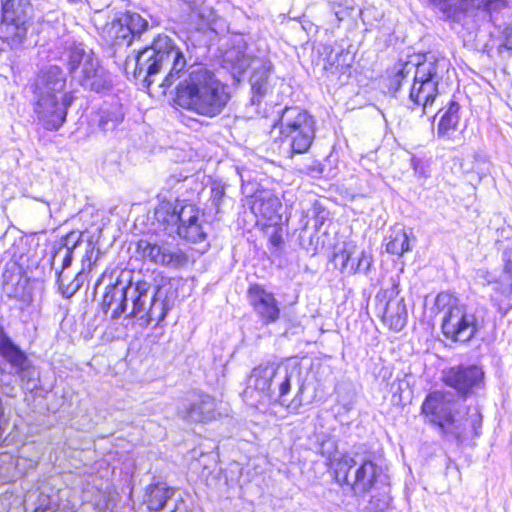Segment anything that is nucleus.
Wrapping results in <instances>:
<instances>
[{
  "mask_svg": "<svg viewBox=\"0 0 512 512\" xmlns=\"http://www.w3.org/2000/svg\"><path fill=\"white\" fill-rule=\"evenodd\" d=\"M172 287L169 283L158 285L151 290L150 283L138 281L130 290L131 309L129 318L143 320L146 325L162 322L172 307Z\"/></svg>",
  "mask_w": 512,
  "mask_h": 512,
  "instance_id": "obj_6",
  "label": "nucleus"
},
{
  "mask_svg": "<svg viewBox=\"0 0 512 512\" xmlns=\"http://www.w3.org/2000/svg\"><path fill=\"white\" fill-rule=\"evenodd\" d=\"M125 25L131 30V35L134 36L142 33L148 26L147 20H145L138 13L126 12L121 14Z\"/></svg>",
  "mask_w": 512,
  "mask_h": 512,
  "instance_id": "obj_31",
  "label": "nucleus"
},
{
  "mask_svg": "<svg viewBox=\"0 0 512 512\" xmlns=\"http://www.w3.org/2000/svg\"><path fill=\"white\" fill-rule=\"evenodd\" d=\"M335 16H336L337 20L340 22L344 18V12L343 11H336L335 12Z\"/></svg>",
  "mask_w": 512,
  "mask_h": 512,
  "instance_id": "obj_39",
  "label": "nucleus"
},
{
  "mask_svg": "<svg viewBox=\"0 0 512 512\" xmlns=\"http://www.w3.org/2000/svg\"><path fill=\"white\" fill-rule=\"evenodd\" d=\"M504 45L507 49L512 50V23L504 30Z\"/></svg>",
  "mask_w": 512,
  "mask_h": 512,
  "instance_id": "obj_37",
  "label": "nucleus"
},
{
  "mask_svg": "<svg viewBox=\"0 0 512 512\" xmlns=\"http://www.w3.org/2000/svg\"><path fill=\"white\" fill-rule=\"evenodd\" d=\"M134 284L127 285L122 282H116L106 288L102 308L105 313L111 312V318L117 319L128 312V303L130 302V290H133Z\"/></svg>",
  "mask_w": 512,
  "mask_h": 512,
  "instance_id": "obj_21",
  "label": "nucleus"
},
{
  "mask_svg": "<svg viewBox=\"0 0 512 512\" xmlns=\"http://www.w3.org/2000/svg\"><path fill=\"white\" fill-rule=\"evenodd\" d=\"M507 5L508 0H444L443 2L444 10L453 13L474 10L492 12L498 11Z\"/></svg>",
  "mask_w": 512,
  "mask_h": 512,
  "instance_id": "obj_24",
  "label": "nucleus"
},
{
  "mask_svg": "<svg viewBox=\"0 0 512 512\" xmlns=\"http://www.w3.org/2000/svg\"><path fill=\"white\" fill-rule=\"evenodd\" d=\"M208 226V223L202 218L177 234L182 239L192 243L202 242L207 237Z\"/></svg>",
  "mask_w": 512,
  "mask_h": 512,
  "instance_id": "obj_30",
  "label": "nucleus"
},
{
  "mask_svg": "<svg viewBox=\"0 0 512 512\" xmlns=\"http://www.w3.org/2000/svg\"><path fill=\"white\" fill-rule=\"evenodd\" d=\"M156 216L159 221L176 226L177 233L204 218L195 205L183 204L178 201L176 203L167 202L161 204L156 209Z\"/></svg>",
  "mask_w": 512,
  "mask_h": 512,
  "instance_id": "obj_15",
  "label": "nucleus"
},
{
  "mask_svg": "<svg viewBox=\"0 0 512 512\" xmlns=\"http://www.w3.org/2000/svg\"><path fill=\"white\" fill-rule=\"evenodd\" d=\"M356 254V246L353 244H345L343 249L334 254L336 264L340 265L341 271L350 274V261Z\"/></svg>",
  "mask_w": 512,
  "mask_h": 512,
  "instance_id": "obj_32",
  "label": "nucleus"
},
{
  "mask_svg": "<svg viewBox=\"0 0 512 512\" xmlns=\"http://www.w3.org/2000/svg\"><path fill=\"white\" fill-rule=\"evenodd\" d=\"M0 37L12 45L21 44L28 32L30 0H0Z\"/></svg>",
  "mask_w": 512,
  "mask_h": 512,
  "instance_id": "obj_10",
  "label": "nucleus"
},
{
  "mask_svg": "<svg viewBox=\"0 0 512 512\" xmlns=\"http://www.w3.org/2000/svg\"><path fill=\"white\" fill-rule=\"evenodd\" d=\"M270 244L272 248L277 252L280 251L283 247V239H282V229L280 227L274 226L272 233L269 237Z\"/></svg>",
  "mask_w": 512,
  "mask_h": 512,
  "instance_id": "obj_34",
  "label": "nucleus"
},
{
  "mask_svg": "<svg viewBox=\"0 0 512 512\" xmlns=\"http://www.w3.org/2000/svg\"><path fill=\"white\" fill-rule=\"evenodd\" d=\"M0 354L14 369L22 381H29L34 374V367L22 351L0 328Z\"/></svg>",
  "mask_w": 512,
  "mask_h": 512,
  "instance_id": "obj_20",
  "label": "nucleus"
},
{
  "mask_svg": "<svg viewBox=\"0 0 512 512\" xmlns=\"http://www.w3.org/2000/svg\"><path fill=\"white\" fill-rule=\"evenodd\" d=\"M30 88L38 120L46 130H58L74 101L73 93L66 91V74L57 65L45 66L36 74Z\"/></svg>",
  "mask_w": 512,
  "mask_h": 512,
  "instance_id": "obj_2",
  "label": "nucleus"
},
{
  "mask_svg": "<svg viewBox=\"0 0 512 512\" xmlns=\"http://www.w3.org/2000/svg\"><path fill=\"white\" fill-rule=\"evenodd\" d=\"M277 363H265L255 367L244 390V398L250 405H268L271 381L276 373Z\"/></svg>",
  "mask_w": 512,
  "mask_h": 512,
  "instance_id": "obj_13",
  "label": "nucleus"
},
{
  "mask_svg": "<svg viewBox=\"0 0 512 512\" xmlns=\"http://www.w3.org/2000/svg\"><path fill=\"white\" fill-rule=\"evenodd\" d=\"M478 276L485 278V280L488 283H491V282H493L495 280L493 276H491L487 271H484V270H479L478 271Z\"/></svg>",
  "mask_w": 512,
  "mask_h": 512,
  "instance_id": "obj_38",
  "label": "nucleus"
},
{
  "mask_svg": "<svg viewBox=\"0 0 512 512\" xmlns=\"http://www.w3.org/2000/svg\"><path fill=\"white\" fill-rule=\"evenodd\" d=\"M459 110L460 105L455 101H450L447 107L439 111V113L442 112L436 131L439 138L452 139L460 120Z\"/></svg>",
  "mask_w": 512,
  "mask_h": 512,
  "instance_id": "obj_25",
  "label": "nucleus"
},
{
  "mask_svg": "<svg viewBox=\"0 0 512 512\" xmlns=\"http://www.w3.org/2000/svg\"><path fill=\"white\" fill-rule=\"evenodd\" d=\"M399 66L393 80L397 84L396 90L405 78L413 74L409 98L415 105L422 107L423 113H426L427 108L432 106L438 95V85L444 73L448 71L449 62L445 58L429 56L422 62L408 61L400 63Z\"/></svg>",
  "mask_w": 512,
  "mask_h": 512,
  "instance_id": "obj_3",
  "label": "nucleus"
},
{
  "mask_svg": "<svg viewBox=\"0 0 512 512\" xmlns=\"http://www.w3.org/2000/svg\"><path fill=\"white\" fill-rule=\"evenodd\" d=\"M379 468L371 460L360 462L349 455H342L334 463L335 478L338 483L348 485L354 495L363 496L374 486Z\"/></svg>",
  "mask_w": 512,
  "mask_h": 512,
  "instance_id": "obj_9",
  "label": "nucleus"
},
{
  "mask_svg": "<svg viewBox=\"0 0 512 512\" xmlns=\"http://www.w3.org/2000/svg\"><path fill=\"white\" fill-rule=\"evenodd\" d=\"M176 511V508L174 510H172L171 512H175Z\"/></svg>",
  "mask_w": 512,
  "mask_h": 512,
  "instance_id": "obj_42",
  "label": "nucleus"
},
{
  "mask_svg": "<svg viewBox=\"0 0 512 512\" xmlns=\"http://www.w3.org/2000/svg\"><path fill=\"white\" fill-rule=\"evenodd\" d=\"M185 67L182 51L166 35H159L151 46L128 56L125 62V70L132 69L134 77H143L147 86L163 68H169L160 86L169 88L179 80L174 98L179 107L207 118L220 115L230 100L226 85L207 67L191 66L187 73Z\"/></svg>",
  "mask_w": 512,
  "mask_h": 512,
  "instance_id": "obj_1",
  "label": "nucleus"
},
{
  "mask_svg": "<svg viewBox=\"0 0 512 512\" xmlns=\"http://www.w3.org/2000/svg\"><path fill=\"white\" fill-rule=\"evenodd\" d=\"M279 122L280 133L284 142L290 146L291 153L307 152L315 138V118L300 107H285Z\"/></svg>",
  "mask_w": 512,
  "mask_h": 512,
  "instance_id": "obj_7",
  "label": "nucleus"
},
{
  "mask_svg": "<svg viewBox=\"0 0 512 512\" xmlns=\"http://www.w3.org/2000/svg\"><path fill=\"white\" fill-rule=\"evenodd\" d=\"M483 378L484 372L476 365H459L443 372L444 383L462 396L468 395L474 387H478Z\"/></svg>",
  "mask_w": 512,
  "mask_h": 512,
  "instance_id": "obj_17",
  "label": "nucleus"
},
{
  "mask_svg": "<svg viewBox=\"0 0 512 512\" xmlns=\"http://www.w3.org/2000/svg\"><path fill=\"white\" fill-rule=\"evenodd\" d=\"M435 306L443 314V335L459 343L470 342L484 327V311L468 307L454 295L442 292L437 295Z\"/></svg>",
  "mask_w": 512,
  "mask_h": 512,
  "instance_id": "obj_4",
  "label": "nucleus"
},
{
  "mask_svg": "<svg viewBox=\"0 0 512 512\" xmlns=\"http://www.w3.org/2000/svg\"><path fill=\"white\" fill-rule=\"evenodd\" d=\"M372 256L366 251L359 252L357 264H351L350 274L364 273L368 274L372 266Z\"/></svg>",
  "mask_w": 512,
  "mask_h": 512,
  "instance_id": "obj_33",
  "label": "nucleus"
},
{
  "mask_svg": "<svg viewBox=\"0 0 512 512\" xmlns=\"http://www.w3.org/2000/svg\"><path fill=\"white\" fill-rule=\"evenodd\" d=\"M123 118L121 106L113 105L100 111L98 125L104 132L113 131L123 121Z\"/></svg>",
  "mask_w": 512,
  "mask_h": 512,
  "instance_id": "obj_29",
  "label": "nucleus"
},
{
  "mask_svg": "<svg viewBox=\"0 0 512 512\" xmlns=\"http://www.w3.org/2000/svg\"><path fill=\"white\" fill-rule=\"evenodd\" d=\"M216 400L208 394L193 392L178 408L179 417L195 423H205L217 416Z\"/></svg>",
  "mask_w": 512,
  "mask_h": 512,
  "instance_id": "obj_14",
  "label": "nucleus"
},
{
  "mask_svg": "<svg viewBox=\"0 0 512 512\" xmlns=\"http://www.w3.org/2000/svg\"><path fill=\"white\" fill-rule=\"evenodd\" d=\"M225 61L230 63L233 70L239 75L243 74L248 67L252 68L251 104H259L269 90L268 77L272 69L271 62L261 58L251 59L245 53L235 50L227 52Z\"/></svg>",
  "mask_w": 512,
  "mask_h": 512,
  "instance_id": "obj_11",
  "label": "nucleus"
},
{
  "mask_svg": "<svg viewBox=\"0 0 512 512\" xmlns=\"http://www.w3.org/2000/svg\"><path fill=\"white\" fill-rule=\"evenodd\" d=\"M175 494V489L164 483L151 484L146 489V504L150 511H161Z\"/></svg>",
  "mask_w": 512,
  "mask_h": 512,
  "instance_id": "obj_27",
  "label": "nucleus"
},
{
  "mask_svg": "<svg viewBox=\"0 0 512 512\" xmlns=\"http://www.w3.org/2000/svg\"><path fill=\"white\" fill-rule=\"evenodd\" d=\"M279 198L270 190L260 189L252 195L251 211L257 217L273 222L275 225L280 220L281 209Z\"/></svg>",
  "mask_w": 512,
  "mask_h": 512,
  "instance_id": "obj_22",
  "label": "nucleus"
},
{
  "mask_svg": "<svg viewBox=\"0 0 512 512\" xmlns=\"http://www.w3.org/2000/svg\"><path fill=\"white\" fill-rule=\"evenodd\" d=\"M143 256L156 265L170 268H181L188 262L187 255L178 247L168 242L149 243L140 245Z\"/></svg>",
  "mask_w": 512,
  "mask_h": 512,
  "instance_id": "obj_18",
  "label": "nucleus"
},
{
  "mask_svg": "<svg viewBox=\"0 0 512 512\" xmlns=\"http://www.w3.org/2000/svg\"><path fill=\"white\" fill-rule=\"evenodd\" d=\"M82 243V233L71 231L61 238L58 246L55 247L52 264L60 263V270H57V282L65 297H72L82 286L84 281L83 271L76 274L74 279L65 284L66 277L64 270L70 267L73 259L74 250Z\"/></svg>",
  "mask_w": 512,
  "mask_h": 512,
  "instance_id": "obj_12",
  "label": "nucleus"
},
{
  "mask_svg": "<svg viewBox=\"0 0 512 512\" xmlns=\"http://www.w3.org/2000/svg\"><path fill=\"white\" fill-rule=\"evenodd\" d=\"M94 255H95V246H94V244L91 241H89L86 244L85 255H84L83 259H82L83 267L86 265V262H87L88 268L91 267V265H92V258L94 257Z\"/></svg>",
  "mask_w": 512,
  "mask_h": 512,
  "instance_id": "obj_35",
  "label": "nucleus"
},
{
  "mask_svg": "<svg viewBox=\"0 0 512 512\" xmlns=\"http://www.w3.org/2000/svg\"><path fill=\"white\" fill-rule=\"evenodd\" d=\"M457 403L450 392L434 391L422 403V414L428 421L437 425L442 433L460 439L465 431V423L457 418Z\"/></svg>",
  "mask_w": 512,
  "mask_h": 512,
  "instance_id": "obj_8",
  "label": "nucleus"
},
{
  "mask_svg": "<svg viewBox=\"0 0 512 512\" xmlns=\"http://www.w3.org/2000/svg\"><path fill=\"white\" fill-rule=\"evenodd\" d=\"M503 261H504V273L508 276L510 280H512V252L505 251L503 253Z\"/></svg>",
  "mask_w": 512,
  "mask_h": 512,
  "instance_id": "obj_36",
  "label": "nucleus"
},
{
  "mask_svg": "<svg viewBox=\"0 0 512 512\" xmlns=\"http://www.w3.org/2000/svg\"><path fill=\"white\" fill-rule=\"evenodd\" d=\"M398 282L393 280L392 287L377 294V299L385 303L383 319L394 331L402 330L407 323V309L403 298H399Z\"/></svg>",
  "mask_w": 512,
  "mask_h": 512,
  "instance_id": "obj_16",
  "label": "nucleus"
},
{
  "mask_svg": "<svg viewBox=\"0 0 512 512\" xmlns=\"http://www.w3.org/2000/svg\"><path fill=\"white\" fill-rule=\"evenodd\" d=\"M62 59L72 79L83 88L101 92L111 86L110 74L100 65L93 51L83 43L67 44Z\"/></svg>",
  "mask_w": 512,
  "mask_h": 512,
  "instance_id": "obj_5",
  "label": "nucleus"
},
{
  "mask_svg": "<svg viewBox=\"0 0 512 512\" xmlns=\"http://www.w3.org/2000/svg\"><path fill=\"white\" fill-rule=\"evenodd\" d=\"M249 303L261 321L268 325L279 319L280 307L272 292L267 291L261 285H252L248 290Z\"/></svg>",
  "mask_w": 512,
  "mask_h": 512,
  "instance_id": "obj_19",
  "label": "nucleus"
},
{
  "mask_svg": "<svg viewBox=\"0 0 512 512\" xmlns=\"http://www.w3.org/2000/svg\"><path fill=\"white\" fill-rule=\"evenodd\" d=\"M98 254H99V251H97V252H96V256H95V258H94V262H96V261H97Z\"/></svg>",
  "mask_w": 512,
  "mask_h": 512,
  "instance_id": "obj_41",
  "label": "nucleus"
},
{
  "mask_svg": "<svg viewBox=\"0 0 512 512\" xmlns=\"http://www.w3.org/2000/svg\"><path fill=\"white\" fill-rule=\"evenodd\" d=\"M359 252L357 249H356V254L353 255L351 261H350V264H357V261H358V255H359Z\"/></svg>",
  "mask_w": 512,
  "mask_h": 512,
  "instance_id": "obj_40",
  "label": "nucleus"
},
{
  "mask_svg": "<svg viewBox=\"0 0 512 512\" xmlns=\"http://www.w3.org/2000/svg\"><path fill=\"white\" fill-rule=\"evenodd\" d=\"M103 36L114 46H130L133 40L131 30L125 25L121 15L105 25Z\"/></svg>",
  "mask_w": 512,
  "mask_h": 512,
  "instance_id": "obj_26",
  "label": "nucleus"
},
{
  "mask_svg": "<svg viewBox=\"0 0 512 512\" xmlns=\"http://www.w3.org/2000/svg\"><path fill=\"white\" fill-rule=\"evenodd\" d=\"M409 250V235L403 228L395 227L388 237L386 251L400 256Z\"/></svg>",
  "mask_w": 512,
  "mask_h": 512,
  "instance_id": "obj_28",
  "label": "nucleus"
},
{
  "mask_svg": "<svg viewBox=\"0 0 512 512\" xmlns=\"http://www.w3.org/2000/svg\"><path fill=\"white\" fill-rule=\"evenodd\" d=\"M296 369H290L287 364L276 365V373L271 381V389L268 404H284L285 396L290 392L291 380Z\"/></svg>",
  "mask_w": 512,
  "mask_h": 512,
  "instance_id": "obj_23",
  "label": "nucleus"
}]
</instances>
